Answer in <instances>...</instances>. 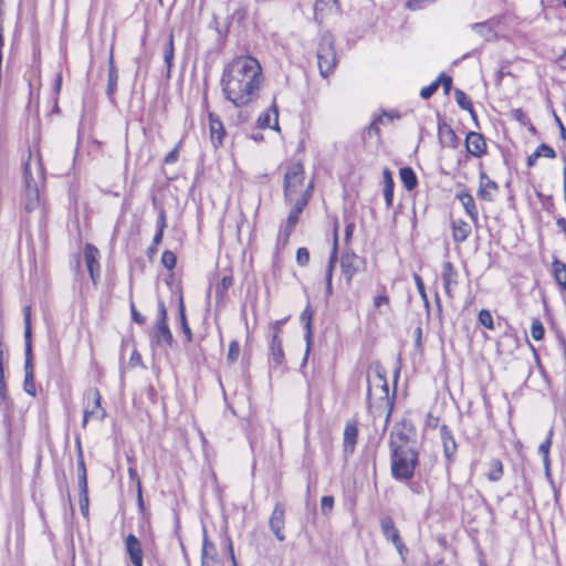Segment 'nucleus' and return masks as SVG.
<instances>
[{
	"label": "nucleus",
	"instance_id": "nucleus-1",
	"mask_svg": "<svg viewBox=\"0 0 566 566\" xmlns=\"http://www.w3.org/2000/svg\"><path fill=\"white\" fill-rule=\"evenodd\" d=\"M262 84V66L251 55L233 57L224 65L220 80L223 96L235 107H243L255 101Z\"/></svg>",
	"mask_w": 566,
	"mask_h": 566
},
{
	"label": "nucleus",
	"instance_id": "nucleus-2",
	"mask_svg": "<svg viewBox=\"0 0 566 566\" xmlns=\"http://www.w3.org/2000/svg\"><path fill=\"white\" fill-rule=\"evenodd\" d=\"M390 473L397 481H410L419 465L415 427H398L390 433Z\"/></svg>",
	"mask_w": 566,
	"mask_h": 566
},
{
	"label": "nucleus",
	"instance_id": "nucleus-3",
	"mask_svg": "<svg viewBox=\"0 0 566 566\" xmlns=\"http://www.w3.org/2000/svg\"><path fill=\"white\" fill-rule=\"evenodd\" d=\"M394 406V395H389L386 371L379 364L368 371V409L374 421L388 423Z\"/></svg>",
	"mask_w": 566,
	"mask_h": 566
},
{
	"label": "nucleus",
	"instance_id": "nucleus-4",
	"mask_svg": "<svg viewBox=\"0 0 566 566\" xmlns=\"http://www.w3.org/2000/svg\"><path fill=\"white\" fill-rule=\"evenodd\" d=\"M313 188V181L305 184V171L301 163L295 161L287 165L283 182L284 200L286 203L296 202L305 195L308 202Z\"/></svg>",
	"mask_w": 566,
	"mask_h": 566
},
{
	"label": "nucleus",
	"instance_id": "nucleus-5",
	"mask_svg": "<svg viewBox=\"0 0 566 566\" xmlns=\"http://www.w3.org/2000/svg\"><path fill=\"white\" fill-rule=\"evenodd\" d=\"M24 317V390L31 396L36 395L34 373H33V353H32V328H31V306L23 307Z\"/></svg>",
	"mask_w": 566,
	"mask_h": 566
},
{
	"label": "nucleus",
	"instance_id": "nucleus-6",
	"mask_svg": "<svg viewBox=\"0 0 566 566\" xmlns=\"http://www.w3.org/2000/svg\"><path fill=\"white\" fill-rule=\"evenodd\" d=\"M334 42V36L326 32L322 34L317 48V65L321 75L325 78L334 72L337 64Z\"/></svg>",
	"mask_w": 566,
	"mask_h": 566
},
{
	"label": "nucleus",
	"instance_id": "nucleus-7",
	"mask_svg": "<svg viewBox=\"0 0 566 566\" xmlns=\"http://www.w3.org/2000/svg\"><path fill=\"white\" fill-rule=\"evenodd\" d=\"M102 396L97 388H88L84 394V424L87 422H101L106 416L105 408L101 403Z\"/></svg>",
	"mask_w": 566,
	"mask_h": 566
},
{
	"label": "nucleus",
	"instance_id": "nucleus-8",
	"mask_svg": "<svg viewBox=\"0 0 566 566\" xmlns=\"http://www.w3.org/2000/svg\"><path fill=\"white\" fill-rule=\"evenodd\" d=\"M269 525L277 541H280V542L285 541V538H286V536L284 534L285 506L283 503L277 502L274 505L273 511L270 516Z\"/></svg>",
	"mask_w": 566,
	"mask_h": 566
},
{
	"label": "nucleus",
	"instance_id": "nucleus-9",
	"mask_svg": "<svg viewBox=\"0 0 566 566\" xmlns=\"http://www.w3.org/2000/svg\"><path fill=\"white\" fill-rule=\"evenodd\" d=\"M84 259L93 284H96L101 274L98 249L91 243H86L84 247Z\"/></svg>",
	"mask_w": 566,
	"mask_h": 566
},
{
	"label": "nucleus",
	"instance_id": "nucleus-10",
	"mask_svg": "<svg viewBox=\"0 0 566 566\" xmlns=\"http://www.w3.org/2000/svg\"><path fill=\"white\" fill-rule=\"evenodd\" d=\"M125 551L133 566H144V552L142 543L133 533L128 534L125 539Z\"/></svg>",
	"mask_w": 566,
	"mask_h": 566
},
{
	"label": "nucleus",
	"instance_id": "nucleus-11",
	"mask_svg": "<svg viewBox=\"0 0 566 566\" xmlns=\"http://www.w3.org/2000/svg\"><path fill=\"white\" fill-rule=\"evenodd\" d=\"M24 177H25V195H24V206L28 211H33L38 207H40V192L35 181L29 175L28 165L24 168Z\"/></svg>",
	"mask_w": 566,
	"mask_h": 566
},
{
	"label": "nucleus",
	"instance_id": "nucleus-12",
	"mask_svg": "<svg viewBox=\"0 0 566 566\" xmlns=\"http://www.w3.org/2000/svg\"><path fill=\"white\" fill-rule=\"evenodd\" d=\"M465 149L473 157L484 156L488 149L484 136L476 132H469L465 137Z\"/></svg>",
	"mask_w": 566,
	"mask_h": 566
},
{
	"label": "nucleus",
	"instance_id": "nucleus-13",
	"mask_svg": "<svg viewBox=\"0 0 566 566\" xmlns=\"http://www.w3.org/2000/svg\"><path fill=\"white\" fill-rule=\"evenodd\" d=\"M269 365L272 370H282L284 367V352L282 347V338L272 336L270 344Z\"/></svg>",
	"mask_w": 566,
	"mask_h": 566
},
{
	"label": "nucleus",
	"instance_id": "nucleus-14",
	"mask_svg": "<svg viewBox=\"0 0 566 566\" xmlns=\"http://www.w3.org/2000/svg\"><path fill=\"white\" fill-rule=\"evenodd\" d=\"M361 260L354 252H346L340 260L342 272L347 282H350L354 275L359 271Z\"/></svg>",
	"mask_w": 566,
	"mask_h": 566
},
{
	"label": "nucleus",
	"instance_id": "nucleus-15",
	"mask_svg": "<svg viewBox=\"0 0 566 566\" xmlns=\"http://www.w3.org/2000/svg\"><path fill=\"white\" fill-rule=\"evenodd\" d=\"M438 138L443 147L457 148L459 145V138L455 132L444 120H440L438 124Z\"/></svg>",
	"mask_w": 566,
	"mask_h": 566
},
{
	"label": "nucleus",
	"instance_id": "nucleus-16",
	"mask_svg": "<svg viewBox=\"0 0 566 566\" xmlns=\"http://www.w3.org/2000/svg\"><path fill=\"white\" fill-rule=\"evenodd\" d=\"M151 342L159 347H170L172 345L174 337L167 322H157Z\"/></svg>",
	"mask_w": 566,
	"mask_h": 566
},
{
	"label": "nucleus",
	"instance_id": "nucleus-17",
	"mask_svg": "<svg viewBox=\"0 0 566 566\" xmlns=\"http://www.w3.org/2000/svg\"><path fill=\"white\" fill-rule=\"evenodd\" d=\"M209 128H210V139L212 145L217 148L222 144L223 137L226 135V130L220 118L213 113H209Z\"/></svg>",
	"mask_w": 566,
	"mask_h": 566
},
{
	"label": "nucleus",
	"instance_id": "nucleus-18",
	"mask_svg": "<svg viewBox=\"0 0 566 566\" xmlns=\"http://www.w3.org/2000/svg\"><path fill=\"white\" fill-rule=\"evenodd\" d=\"M457 199L460 201L461 206L465 210L467 214L470 217L474 224L479 222V211L475 205V201L471 193L465 190H462L457 193Z\"/></svg>",
	"mask_w": 566,
	"mask_h": 566
},
{
	"label": "nucleus",
	"instance_id": "nucleus-19",
	"mask_svg": "<svg viewBox=\"0 0 566 566\" xmlns=\"http://www.w3.org/2000/svg\"><path fill=\"white\" fill-rule=\"evenodd\" d=\"M313 316H314V311H313L312 306L310 304H307L300 316V321L305 328V339H306V352H305L304 361L307 359V356H308V353L311 349Z\"/></svg>",
	"mask_w": 566,
	"mask_h": 566
},
{
	"label": "nucleus",
	"instance_id": "nucleus-20",
	"mask_svg": "<svg viewBox=\"0 0 566 566\" xmlns=\"http://www.w3.org/2000/svg\"><path fill=\"white\" fill-rule=\"evenodd\" d=\"M217 563L216 545L208 538L207 534L205 533L202 539L201 566H216Z\"/></svg>",
	"mask_w": 566,
	"mask_h": 566
},
{
	"label": "nucleus",
	"instance_id": "nucleus-21",
	"mask_svg": "<svg viewBox=\"0 0 566 566\" xmlns=\"http://www.w3.org/2000/svg\"><path fill=\"white\" fill-rule=\"evenodd\" d=\"M442 281L447 295L452 296V290L458 285V272L451 262L443 263Z\"/></svg>",
	"mask_w": 566,
	"mask_h": 566
},
{
	"label": "nucleus",
	"instance_id": "nucleus-22",
	"mask_svg": "<svg viewBox=\"0 0 566 566\" xmlns=\"http://www.w3.org/2000/svg\"><path fill=\"white\" fill-rule=\"evenodd\" d=\"M497 190L495 181L491 180L484 171H480V185L478 189V196L485 201L493 200V192Z\"/></svg>",
	"mask_w": 566,
	"mask_h": 566
},
{
	"label": "nucleus",
	"instance_id": "nucleus-23",
	"mask_svg": "<svg viewBox=\"0 0 566 566\" xmlns=\"http://www.w3.org/2000/svg\"><path fill=\"white\" fill-rule=\"evenodd\" d=\"M452 239L457 243L464 242L471 234V226L463 219H455L451 222Z\"/></svg>",
	"mask_w": 566,
	"mask_h": 566
},
{
	"label": "nucleus",
	"instance_id": "nucleus-24",
	"mask_svg": "<svg viewBox=\"0 0 566 566\" xmlns=\"http://www.w3.org/2000/svg\"><path fill=\"white\" fill-rule=\"evenodd\" d=\"M127 461L129 463V467H128V470H127L128 471L129 480L136 485L138 507H139L140 511H144L145 510V504H144V499H143V484H142V480H140V478L138 475V472L136 470L134 459L132 457H128Z\"/></svg>",
	"mask_w": 566,
	"mask_h": 566
},
{
	"label": "nucleus",
	"instance_id": "nucleus-25",
	"mask_svg": "<svg viewBox=\"0 0 566 566\" xmlns=\"http://www.w3.org/2000/svg\"><path fill=\"white\" fill-rule=\"evenodd\" d=\"M441 439L443 446V452L448 460V462H452L453 455L457 452V442L453 433L449 430L448 427H441Z\"/></svg>",
	"mask_w": 566,
	"mask_h": 566
},
{
	"label": "nucleus",
	"instance_id": "nucleus-26",
	"mask_svg": "<svg viewBox=\"0 0 566 566\" xmlns=\"http://www.w3.org/2000/svg\"><path fill=\"white\" fill-rule=\"evenodd\" d=\"M485 475L490 482L496 483L504 476V464L501 459L492 458L486 464Z\"/></svg>",
	"mask_w": 566,
	"mask_h": 566
},
{
	"label": "nucleus",
	"instance_id": "nucleus-27",
	"mask_svg": "<svg viewBox=\"0 0 566 566\" xmlns=\"http://www.w3.org/2000/svg\"><path fill=\"white\" fill-rule=\"evenodd\" d=\"M472 30L484 41L490 42L497 38L494 22L492 20L472 24Z\"/></svg>",
	"mask_w": 566,
	"mask_h": 566
},
{
	"label": "nucleus",
	"instance_id": "nucleus-28",
	"mask_svg": "<svg viewBox=\"0 0 566 566\" xmlns=\"http://www.w3.org/2000/svg\"><path fill=\"white\" fill-rule=\"evenodd\" d=\"M380 528L386 539L394 543L401 538L399 530L397 528L391 516H385L380 520Z\"/></svg>",
	"mask_w": 566,
	"mask_h": 566
},
{
	"label": "nucleus",
	"instance_id": "nucleus-29",
	"mask_svg": "<svg viewBox=\"0 0 566 566\" xmlns=\"http://www.w3.org/2000/svg\"><path fill=\"white\" fill-rule=\"evenodd\" d=\"M279 111L273 104L266 112L260 115L258 123L261 128L273 127L277 128Z\"/></svg>",
	"mask_w": 566,
	"mask_h": 566
},
{
	"label": "nucleus",
	"instance_id": "nucleus-30",
	"mask_svg": "<svg viewBox=\"0 0 566 566\" xmlns=\"http://www.w3.org/2000/svg\"><path fill=\"white\" fill-rule=\"evenodd\" d=\"M292 203H293V208L290 211L289 217L285 222H287L290 227L295 228L300 220L301 213L307 206V196L305 195L304 197L298 199L296 202H292Z\"/></svg>",
	"mask_w": 566,
	"mask_h": 566
},
{
	"label": "nucleus",
	"instance_id": "nucleus-31",
	"mask_svg": "<svg viewBox=\"0 0 566 566\" xmlns=\"http://www.w3.org/2000/svg\"><path fill=\"white\" fill-rule=\"evenodd\" d=\"M382 177H384V198L386 201V206L389 208L392 206L395 182L392 179V175L388 168L384 169Z\"/></svg>",
	"mask_w": 566,
	"mask_h": 566
},
{
	"label": "nucleus",
	"instance_id": "nucleus-32",
	"mask_svg": "<svg viewBox=\"0 0 566 566\" xmlns=\"http://www.w3.org/2000/svg\"><path fill=\"white\" fill-rule=\"evenodd\" d=\"M552 273L562 290H566V263L555 259L552 263Z\"/></svg>",
	"mask_w": 566,
	"mask_h": 566
},
{
	"label": "nucleus",
	"instance_id": "nucleus-33",
	"mask_svg": "<svg viewBox=\"0 0 566 566\" xmlns=\"http://www.w3.org/2000/svg\"><path fill=\"white\" fill-rule=\"evenodd\" d=\"M175 45H174V33L170 32L168 40L164 48V60L167 67V76H170V72L174 65Z\"/></svg>",
	"mask_w": 566,
	"mask_h": 566
},
{
	"label": "nucleus",
	"instance_id": "nucleus-34",
	"mask_svg": "<svg viewBox=\"0 0 566 566\" xmlns=\"http://www.w3.org/2000/svg\"><path fill=\"white\" fill-rule=\"evenodd\" d=\"M117 81L118 74L116 67L114 65L113 53L109 56V67H108V82H107V95L113 101L115 92L117 90Z\"/></svg>",
	"mask_w": 566,
	"mask_h": 566
},
{
	"label": "nucleus",
	"instance_id": "nucleus-35",
	"mask_svg": "<svg viewBox=\"0 0 566 566\" xmlns=\"http://www.w3.org/2000/svg\"><path fill=\"white\" fill-rule=\"evenodd\" d=\"M337 251H338V223L337 221L334 224V240H333V249L329 256V261L326 269V277L333 279V272L337 259Z\"/></svg>",
	"mask_w": 566,
	"mask_h": 566
},
{
	"label": "nucleus",
	"instance_id": "nucleus-36",
	"mask_svg": "<svg viewBox=\"0 0 566 566\" xmlns=\"http://www.w3.org/2000/svg\"><path fill=\"white\" fill-rule=\"evenodd\" d=\"M399 177H400V180L403 185V187L411 191L416 188L417 186V176L415 174V171L412 170V168L410 167H403L400 169L399 171Z\"/></svg>",
	"mask_w": 566,
	"mask_h": 566
},
{
	"label": "nucleus",
	"instance_id": "nucleus-37",
	"mask_svg": "<svg viewBox=\"0 0 566 566\" xmlns=\"http://www.w3.org/2000/svg\"><path fill=\"white\" fill-rule=\"evenodd\" d=\"M358 437V427H345L344 449L353 452Z\"/></svg>",
	"mask_w": 566,
	"mask_h": 566
},
{
	"label": "nucleus",
	"instance_id": "nucleus-38",
	"mask_svg": "<svg viewBox=\"0 0 566 566\" xmlns=\"http://www.w3.org/2000/svg\"><path fill=\"white\" fill-rule=\"evenodd\" d=\"M454 97H455L457 104L462 109L468 111L472 115L473 118H476L472 103H471L470 98L468 97V95L463 91L455 88Z\"/></svg>",
	"mask_w": 566,
	"mask_h": 566
},
{
	"label": "nucleus",
	"instance_id": "nucleus-39",
	"mask_svg": "<svg viewBox=\"0 0 566 566\" xmlns=\"http://www.w3.org/2000/svg\"><path fill=\"white\" fill-rule=\"evenodd\" d=\"M338 10L337 0H317L315 4L316 17L323 15L324 12H334Z\"/></svg>",
	"mask_w": 566,
	"mask_h": 566
},
{
	"label": "nucleus",
	"instance_id": "nucleus-40",
	"mask_svg": "<svg viewBox=\"0 0 566 566\" xmlns=\"http://www.w3.org/2000/svg\"><path fill=\"white\" fill-rule=\"evenodd\" d=\"M77 476H78V489L81 493L88 490L87 472L83 458L81 457L77 461Z\"/></svg>",
	"mask_w": 566,
	"mask_h": 566
},
{
	"label": "nucleus",
	"instance_id": "nucleus-41",
	"mask_svg": "<svg viewBox=\"0 0 566 566\" xmlns=\"http://www.w3.org/2000/svg\"><path fill=\"white\" fill-rule=\"evenodd\" d=\"M294 228L290 227L287 222L281 226L276 240L277 249L284 248L287 244L290 235L292 234Z\"/></svg>",
	"mask_w": 566,
	"mask_h": 566
},
{
	"label": "nucleus",
	"instance_id": "nucleus-42",
	"mask_svg": "<svg viewBox=\"0 0 566 566\" xmlns=\"http://www.w3.org/2000/svg\"><path fill=\"white\" fill-rule=\"evenodd\" d=\"M553 434H554V431H553V429H551L548 431V434L545 438V440L538 447V451H539V453L543 454L545 464H548V462H549V449L552 446Z\"/></svg>",
	"mask_w": 566,
	"mask_h": 566
},
{
	"label": "nucleus",
	"instance_id": "nucleus-43",
	"mask_svg": "<svg viewBox=\"0 0 566 566\" xmlns=\"http://www.w3.org/2000/svg\"><path fill=\"white\" fill-rule=\"evenodd\" d=\"M479 323L484 326L485 328L493 331L494 329V322L493 317L490 311L488 310H481L478 315Z\"/></svg>",
	"mask_w": 566,
	"mask_h": 566
},
{
	"label": "nucleus",
	"instance_id": "nucleus-44",
	"mask_svg": "<svg viewBox=\"0 0 566 566\" xmlns=\"http://www.w3.org/2000/svg\"><path fill=\"white\" fill-rule=\"evenodd\" d=\"M179 314H180V322H181L182 332H184L185 336L187 337V340L190 342L192 339V333H191V329H190V327H189V325L187 323V318H186L185 307H184L182 301L180 302Z\"/></svg>",
	"mask_w": 566,
	"mask_h": 566
},
{
	"label": "nucleus",
	"instance_id": "nucleus-45",
	"mask_svg": "<svg viewBox=\"0 0 566 566\" xmlns=\"http://www.w3.org/2000/svg\"><path fill=\"white\" fill-rule=\"evenodd\" d=\"M544 326L539 319H533L531 325V335L535 340H541L544 337Z\"/></svg>",
	"mask_w": 566,
	"mask_h": 566
},
{
	"label": "nucleus",
	"instance_id": "nucleus-46",
	"mask_svg": "<svg viewBox=\"0 0 566 566\" xmlns=\"http://www.w3.org/2000/svg\"><path fill=\"white\" fill-rule=\"evenodd\" d=\"M240 355V344L238 340H232L229 344L227 359L229 363H235Z\"/></svg>",
	"mask_w": 566,
	"mask_h": 566
},
{
	"label": "nucleus",
	"instance_id": "nucleus-47",
	"mask_svg": "<svg viewBox=\"0 0 566 566\" xmlns=\"http://www.w3.org/2000/svg\"><path fill=\"white\" fill-rule=\"evenodd\" d=\"M177 258L174 252L171 251H165L161 254V263L163 265L168 269L172 270L176 266Z\"/></svg>",
	"mask_w": 566,
	"mask_h": 566
},
{
	"label": "nucleus",
	"instance_id": "nucleus-48",
	"mask_svg": "<svg viewBox=\"0 0 566 566\" xmlns=\"http://www.w3.org/2000/svg\"><path fill=\"white\" fill-rule=\"evenodd\" d=\"M440 80H434L430 85L424 86L420 91V96L424 99L430 98L439 88Z\"/></svg>",
	"mask_w": 566,
	"mask_h": 566
},
{
	"label": "nucleus",
	"instance_id": "nucleus-49",
	"mask_svg": "<svg viewBox=\"0 0 566 566\" xmlns=\"http://www.w3.org/2000/svg\"><path fill=\"white\" fill-rule=\"evenodd\" d=\"M296 262L300 266H306L310 262V251L306 248H298L296 251Z\"/></svg>",
	"mask_w": 566,
	"mask_h": 566
},
{
	"label": "nucleus",
	"instance_id": "nucleus-50",
	"mask_svg": "<svg viewBox=\"0 0 566 566\" xmlns=\"http://www.w3.org/2000/svg\"><path fill=\"white\" fill-rule=\"evenodd\" d=\"M413 280H415L417 290H418L422 301L428 306L429 305V301H428V296H427V293H426L424 283H423L421 276L418 275V274H415L413 275Z\"/></svg>",
	"mask_w": 566,
	"mask_h": 566
},
{
	"label": "nucleus",
	"instance_id": "nucleus-51",
	"mask_svg": "<svg viewBox=\"0 0 566 566\" xmlns=\"http://www.w3.org/2000/svg\"><path fill=\"white\" fill-rule=\"evenodd\" d=\"M180 146H181V142H179V143L174 147V149H171V150L166 155V157L164 158V163H165V164L170 165V164H175V163L178 160Z\"/></svg>",
	"mask_w": 566,
	"mask_h": 566
},
{
	"label": "nucleus",
	"instance_id": "nucleus-52",
	"mask_svg": "<svg viewBox=\"0 0 566 566\" xmlns=\"http://www.w3.org/2000/svg\"><path fill=\"white\" fill-rule=\"evenodd\" d=\"M535 150L537 153H541V157H545V158H549V159H554L556 157L555 150L546 144H541Z\"/></svg>",
	"mask_w": 566,
	"mask_h": 566
},
{
	"label": "nucleus",
	"instance_id": "nucleus-53",
	"mask_svg": "<svg viewBox=\"0 0 566 566\" xmlns=\"http://www.w3.org/2000/svg\"><path fill=\"white\" fill-rule=\"evenodd\" d=\"M88 490H85L84 493L80 492V509L84 516L88 515Z\"/></svg>",
	"mask_w": 566,
	"mask_h": 566
},
{
	"label": "nucleus",
	"instance_id": "nucleus-54",
	"mask_svg": "<svg viewBox=\"0 0 566 566\" xmlns=\"http://www.w3.org/2000/svg\"><path fill=\"white\" fill-rule=\"evenodd\" d=\"M334 506V497L332 495H325L321 500V510L323 513L331 512Z\"/></svg>",
	"mask_w": 566,
	"mask_h": 566
},
{
	"label": "nucleus",
	"instance_id": "nucleus-55",
	"mask_svg": "<svg viewBox=\"0 0 566 566\" xmlns=\"http://www.w3.org/2000/svg\"><path fill=\"white\" fill-rule=\"evenodd\" d=\"M130 314L134 322H136L139 325H143L145 323V317L137 311L134 302H130Z\"/></svg>",
	"mask_w": 566,
	"mask_h": 566
},
{
	"label": "nucleus",
	"instance_id": "nucleus-56",
	"mask_svg": "<svg viewBox=\"0 0 566 566\" xmlns=\"http://www.w3.org/2000/svg\"><path fill=\"white\" fill-rule=\"evenodd\" d=\"M387 116L386 113H384L382 115H379L377 117H375L373 119V122L370 123L369 127H368V132L371 133V132H375L376 134L379 132V125L384 123V117Z\"/></svg>",
	"mask_w": 566,
	"mask_h": 566
},
{
	"label": "nucleus",
	"instance_id": "nucleus-57",
	"mask_svg": "<svg viewBox=\"0 0 566 566\" xmlns=\"http://www.w3.org/2000/svg\"><path fill=\"white\" fill-rule=\"evenodd\" d=\"M437 80H440V85L443 86L444 93L448 94L451 90L452 78L444 73H441Z\"/></svg>",
	"mask_w": 566,
	"mask_h": 566
},
{
	"label": "nucleus",
	"instance_id": "nucleus-58",
	"mask_svg": "<svg viewBox=\"0 0 566 566\" xmlns=\"http://www.w3.org/2000/svg\"><path fill=\"white\" fill-rule=\"evenodd\" d=\"M394 546L396 547L398 554L400 555L401 559L405 560V555L407 553V547L402 541V538H399L398 541H395Z\"/></svg>",
	"mask_w": 566,
	"mask_h": 566
},
{
	"label": "nucleus",
	"instance_id": "nucleus-59",
	"mask_svg": "<svg viewBox=\"0 0 566 566\" xmlns=\"http://www.w3.org/2000/svg\"><path fill=\"white\" fill-rule=\"evenodd\" d=\"M167 223H166V213L165 211L161 209L159 211V216H158V220H157V230L159 231H164L165 228H166Z\"/></svg>",
	"mask_w": 566,
	"mask_h": 566
},
{
	"label": "nucleus",
	"instance_id": "nucleus-60",
	"mask_svg": "<svg viewBox=\"0 0 566 566\" xmlns=\"http://www.w3.org/2000/svg\"><path fill=\"white\" fill-rule=\"evenodd\" d=\"M286 319L276 321L272 324L273 329V336L281 337L280 334L282 333V325L285 323Z\"/></svg>",
	"mask_w": 566,
	"mask_h": 566
},
{
	"label": "nucleus",
	"instance_id": "nucleus-61",
	"mask_svg": "<svg viewBox=\"0 0 566 566\" xmlns=\"http://www.w3.org/2000/svg\"><path fill=\"white\" fill-rule=\"evenodd\" d=\"M159 318L158 322H167V311L164 302L158 304Z\"/></svg>",
	"mask_w": 566,
	"mask_h": 566
},
{
	"label": "nucleus",
	"instance_id": "nucleus-62",
	"mask_svg": "<svg viewBox=\"0 0 566 566\" xmlns=\"http://www.w3.org/2000/svg\"><path fill=\"white\" fill-rule=\"evenodd\" d=\"M388 302H389V298L386 295H378L374 300V305L376 307H380L384 304H388Z\"/></svg>",
	"mask_w": 566,
	"mask_h": 566
},
{
	"label": "nucleus",
	"instance_id": "nucleus-63",
	"mask_svg": "<svg viewBox=\"0 0 566 566\" xmlns=\"http://www.w3.org/2000/svg\"><path fill=\"white\" fill-rule=\"evenodd\" d=\"M541 157V153H537L536 150L531 154L528 157H527V166L528 167H533L535 166L537 159Z\"/></svg>",
	"mask_w": 566,
	"mask_h": 566
},
{
	"label": "nucleus",
	"instance_id": "nucleus-64",
	"mask_svg": "<svg viewBox=\"0 0 566 566\" xmlns=\"http://www.w3.org/2000/svg\"><path fill=\"white\" fill-rule=\"evenodd\" d=\"M354 229H355V224L353 222H349L346 224V228H345V240L346 241L350 240Z\"/></svg>",
	"mask_w": 566,
	"mask_h": 566
}]
</instances>
